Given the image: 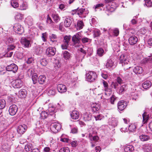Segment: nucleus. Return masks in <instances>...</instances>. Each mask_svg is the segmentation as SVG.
<instances>
[{
	"label": "nucleus",
	"mask_w": 152,
	"mask_h": 152,
	"mask_svg": "<svg viewBox=\"0 0 152 152\" xmlns=\"http://www.w3.org/2000/svg\"><path fill=\"white\" fill-rule=\"evenodd\" d=\"M21 79L19 76L18 79L13 80L12 82V85L14 88H20L23 85V82L20 80Z\"/></svg>",
	"instance_id": "nucleus-1"
},
{
	"label": "nucleus",
	"mask_w": 152,
	"mask_h": 152,
	"mask_svg": "<svg viewBox=\"0 0 152 152\" xmlns=\"http://www.w3.org/2000/svg\"><path fill=\"white\" fill-rule=\"evenodd\" d=\"M86 77L88 81L93 82L96 79L97 75L95 72L90 71L86 74Z\"/></svg>",
	"instance_id": "nucleus-2"
},
{
	"label": "nucleus",
	"mask_w": 152,
	"mask_h": 152,
	"mask_svg": "<svg viewBox=\"0 0 152 152\" xmlns=\"http://www.w3.org/2000/svg\"><path fill=\"white\" fill-rule=\"evenodd\" d=\"M71 36L70 35L66 36L64 37L63 40V44L61 47L63 49H66L69 45V43L71 38Z\"/></svg>",
	"instance_id": "nucleus-3"
},
{
	"label": "nucleus",
	"mask_w": 152,
	"mask_h": 152,
	"mask_svg": "<svg viewBox=\"0 0 152 152\" xmlns=\"http://www.w3.org/2000/svg\"><path fill=\"white\" fill-rule=\"evenodd\" d=\"M61 128V125L59 123L55 122L52 123L50 125V129L53 132L56 133L58 132Z\"/></svg>",
	"instance_id": "nucleus-4"
},
{
	"label": "nucleus",
	"mask_w": 152,
	"mask_h": 152,
	"mask_svg": "<svg viewBox=\"0 0 152 152\" xmlns=\"http://www.w3.org/2000/svg\"><path fill=\"white\" fill-rule=\"evenodd\" d=\"M15 32L19 34H22L24 31L23 27L19 23H16L13 26Z\"/></svg>",
	"instance_id": "nucleus-5"
},
{
	"label": "nucleus",
	"mask_w": 152,
	"mask_h": 152,
	"mask_svg": "<svg viewBox=\"0 0 152 152\" xmlns=\"http://www.w3.org/2000/svg\"><path fill=\"white\" fill-rule=\"evenodd\" d=\"M73 11L75 12V13L78 15L80 17L83 18L86 17L85 9H79L78 8L77 9L73 10Z\"/></svg>",
	"instance_id": "nucleus-6"
},
{
	"label": "nucleus",
	"mask_w": 152,
	"mask_h": 152,
	"mask_svg": "<svg viewBox=\"0 0 152 152\" xmlns=\"http://www.w3.org/2000/svg\"><path fill=\"white\" fill-rule=\"evenodd\" d=\"M6 69L7 71H12L15 73L18 70V67L15 64L13 63L7 66L6 67Z\"/></svg>",
	"instance_id": "nucleus-7"
},
{
	"label": "nucleus",
	"mask_w": 152,
	"mask_h": 152,
	"mask_svg": "<svg viewBox=\"0 0 152 152\" xmlns=\"http://www.w3.org/2000/svg\"><path fill=\"white\" fill-rule=\"evenodd\" d=\"M56 51V50L55 48L49 47L46 49V53L48 56H52L55 55Z\"/></svg>",
	"instance_id": "nucleus-8"
},
{
	"label": "nucleus",
	"mask_w": 152,
	"mask_h": 152,
	"mask_svg": "<svg viewBox=\"0 0 152 152\" xmlns=\"http://www.w3.org/2000/svg\"><path fill=\"white\" fill-rule=\"evenodd\" d=\"M127 106L126 102L123 100H121L118 102L117 104L118 109L120 111L124 110Z\"/></svg>",
	"instance_id": "nucleus-9"
},
{
	"label": "nucleus",
	"mask_w": 152,
	"mask_h": 152,
	"mask_svg": "<svg viewBox=\"0 0 152 152\" xmlns=\"http://www.w3.org/2000/svg\"><path fill=\"white\" fill-rule=\"evenodd\" d=\"M27 128V126L25 124L20 125L18 126L17 128L18 133L20 135L23 134Z\"/></svg>",
	"instance_id": "nucleus-10"
},
{
	"label": "nucleus",
	"mask_w": 152,
	"mask_h": 152,
	"mask_svg": "<svg viewBox=\"0 0 152 152\" xmlns=\"http://www.w3.org/2000/svg\"><path fill=\"white\" fill-rule=\"evenodd\" d=\"M18 110L17 106L15 104H12L10 106L9 110V114L11 115H14L16 114Z\"/></svg>",
	"instance_id": "nucleus-11"
},
{
	"label": "nucleus",
	"mask_w": 152,
	"mask_h": 152,
	"mask_svg": "<svg viewBox=\"0 0 152 152\" xmlns=\"http://www.w3.org/2000/svg\"><path fill=\"white\" fill-rule=\"evenodd\" d=\"M119 60L123 66H125L126 64H128L129 62L126 59V56L124 54H122L120 56Z\"/></svg>",
	"instance_id": "nucleus-12"
},
{
	"label": "nucleus",
	"mask_w": 152,
	"mask_h": 152,
	"mask_svg": "<svg viewBox=\"0 0 152 152\" xmlns=\"http://www.w3.org/2000/svg\"><path fill=\"white\" fill-rule=\"evenodd\" d=\"M80 36L78 33L74 35L72 38V41L74 43V44H79L80 42Z\"/></svg>",
	"instance_id": "nucleus-13"
},
{
	"label": "nucleus",
	"mask_w": 152,
	"mask_h": 152,
	"mask_svg": "<svg viewBox=\"0 0 152 152\" xmlns=\"http://www.w3.org/2000/svg\"><path fill=\"white\" fill-rule=\"evenodd\" d=\"M21 42L25 47L28 48L31 46L30 41L25 38H21Z\"/></svg>",
	"instance_id": "nucleus-14"
},
{
	"label": "nucleus",
	"mask_w": 152,
	"mask_h": 152,
	"mask_svg": "<svg viewBox=\"0 0 152 152\" xmlns=\"http://www.w3.org/2000/svg\"><path fill=\"white\" fill-rule=\"evenodd\" d=\"M138 41L137 37L135 36H132L130 37L129 39V43L131 45H135Z\"/></svg>",
	"instance_id": "nucleus-15"
},
{
	"label": "nucleus",
	"mask_w": 152,
	"mask_h": 152,
	"mask_svg": "<svg viewBox=\"0 0 152 152\" xmlns=\"http://www.w3.org/2000/svg\"><path fill=\"white\" fill-rule=\"evenodd\" d=\"M57 89L58 91L61 93L65 92L66 91V86L63 84H59L57 86Z\"/></svg>",
	"instance_id": "nucleus-16"
},
{
	"label": "nucleus",
	"mask_w": 152,
	"mask_h": 152,
	"mask_svg": "<svg viewBox=\"0 0 152 152\" xmlns=\"http://www.w3.org/2000/svg\"><path fill=\"white\" fill-rule=\"evenodd\" d=\"M73 20V19L70 17L66 18L64 20V26L66 27H69L71 25Z\"/></svg>",
	"instance_id": "nucleus-17"
},
{
	"label": "nucleus",
	"mask_w": 152,
	"mask_h": 152,
	"mask_svg": "<svg viewBox=\"0 0 152 152\" xmlns=\"http://www.w3.org/2000/svg\"><path fill=\"white\" fill-rule=\"evenodd\" d=\"M70 115L72 119L76 120L79 118V113L78 111L76 110H74L71 113Z\"/></svg>",
	"instance_id": "nucleus-18"
},
{
	"label": "nucleus",
	"mask_w": 152,
	"mask_h": 152,
	"mask_svg": "<svg viewBox=\"0 0 152 152\" xmlns=\"http://www.w3.org/2000/svg\"><path fill=\"white\" fill-rule=\"evenodd\" d=\"M133 71L136 74H140L143 72V70L141 66H137L134 68Z\"/></svg>",
	"instance_id": "nucleus-19"
},
{
	"label": "nucleus",
	"mask_w": 152,
	"mask_h": 152,
	"mask_svg": "<svg viewBox=\"0 0 152 152\" xmlns=\"http://www.w3.org/2000/svg\"><path fill=\"white\" fill-rule=\"evenodd\" d=\"M27 94V91L25 89H22L19 92V96L21 98H24L26 97Z\"/></svg>",
	"instance_id": "nucleus-20"
},
{
	"label": "nucleus",
	"mask_w": 152,
	"mask_h": 152,
	"mask_svg": "<svg viewBox=\"0 0 152 152\" xmlns=\"http://www.w3.org/2000/svg\"><path fill=\"white\" fill-rule=\"evenodd\" d=\"M151 85V83L150 81L147 80L142 84V87L145 89H147L150 88Z\"/></svg>",
	"instance_id": "nucleus-21"
},
{
	"label": "nucleus",
	"mask_w": 152,
	"mask_h": 152,
	"mask_svg": "<svg viewBox=\"0 0 152 152\" xmlns=\"http://www.w3.org/2000/svg\"><path fill=\"white\" fill-rule=\"evenodd\" d=\"M92 115L90 113H86L83 115V119L85 121H88L91 120Z\"/></svg>",
	"instance_id": "nucleus-22"
},
{
	"label": "nucleus",
	"mask_w": 152,
	"mask_h": 152,
	"mask_svg": "<svg viewBox=\"0 0 152 152\" xmlns=\"http://www.w3.org/2000/svg\"><path fill=\"white\" fill-rule=\"evenodd\" d=\"M33 72L32 71H31V74L32 75V79L34 84H35L37 83L38 81L37 80V75L36 73H34L33 74Z\"/></svg>",
	"instance_id": "nucleus-23"
},
{
	"label": "nucleus",
	"mask_w": 152,
	"mask_h": 152,
	"mask_svg": "<svg viewBox=\"0 0 152 152\" xmlns=\"http://www.w3.org/2000/svg\"><path fill=\"white\" fill-rule=\"evenodd\" d=\"M140 138L142 141H146L150 139V137L147 135L142 134L140 136Z\"/></svg>",
	"instance_id": "nucleus-24"
},
{
	"label": "nucleus",
	"mask_w": 152,
	"mask_h": 152,
	"mask_svg": "<svg viewBox=\"0 0 152 152\" xmlns=\"http://www.w3.org/2000/svg\"><path fill=\"white\" fill-rule=\"evenodd\" d=\"M46 77L45 75H40L38 78V82L39 84H43L45 82Z\"/></svg>",
	"instance_id": "nucleus-25"
},
{
	"label": "nucleus",
	"mask_w": 152,
	"mask_h": 152,
	"mask_svg": "<svg viewBox=\"0 0 152 152\" xmlns=\"http://www.w3.org/2000/svg\"><path fill=\"white\" fill-rule=\"evenodd\" d=\"M142 148L145 152H151V148L150 145L149 144H145L142 146Z\"/></svg>",
	"instance_id": "nucleus-26"
},
{
	"label": "nucleus",
	"mask_w": 152,
	"mask_h": 152,
	"mask_svg": "<svg viewBox=\"0 0 152 152\" xmlns=\"http://www.w3.org/2000/svg\"><path fill=\"white\" fill-rule=\"evenodd\" d=\"M134 150V147L132 145H127L124 148L126 152H132Z\"/></svg>",
	"instance_id": "nucleus-27"
},
{
	"label": "nucleus",
	"mask_w": 152,
	"mask_h": 152,
	"mask_svg": "<svg viewBox=\"0 0 152 152\" xmlns=\"http://www.w3.org/2000/svg\"><path fill=\"white\" fill-rule=\"evenodd\" d=\"M142 117L143 122L144 124L146 123L149 118V115H147L146 113H144L142 114Z\"/></svg>",
	"instance_id": "nucleus-28"
},
{
	"label": "nucleus",
	"mask_w": 152,
	"mask_h": 152,
	"mask_svg": "<svg viewBox=\"0 0 152 152\" xmlns=\"http://www.w3.org/2000/svg\"><path fill=\"white\" fill-rule=\"evenodd\" d=\"M63 57L66 60H69L70 58V53L66 51H65L63 53Z\"/></svg>",
	"instance_id": "nucleus-29"
},
{
	"label": "nucleus",
	"mask_w": 152,
	"mask_h": 152,
	"mask_svg": "<svg viewBox=\"0 0 152 152\" xmlns=\"http://www.w3.org/2000/svg\"><path fill=\"white\" fill-rule=\"evenodd\" d=\"M93 35L94 37H99L101 34L100 30L98 29H95L93 31Z\"/></svg>",
	"instance_id": "nucleus-30"
},
{
	"label": "nucleus",
	"mask_w": 152,
	"mask_h": 152,
	"mask_svg": "<svg viewBox=\"0 0 152 152\" xmlns=\"http://www.w3.org/2000/svg\"><path fill=\"white\" fill-rule=\"evenodd\" d=\"M84 26L83 22L81 20H79L77 21V29H82Z\"/></svg>",
	"instance_id": "nucleus-31"
},
{
	"label": "nucleus",
	"mask_w": 152,
	"mask_h": 152,
	"mask_svg": "<svg viewBox=\"0 0 152 152\" xmlns=\"http://www.w3.org/2000/svg\"><path fill=\"white\" fill-rule=\"evenodd\" d=\"M113 62L112 60L111 59H110L107 60L105 66L107 68H110L113 66Z\"/></svg>",
	"instance_id": "nucleus-32"
},
{
	"label": "nucleus",
	"mask_w": 152,
	"mask_h": 152,
	"mask_svg": "<svg viewBox=\"0 0 152 152\" xmlns=\"http://www.w3.org/2000/svg\"><path fill=\"white\" fill-rule=\"evenodd\" d=\"M33 148V146L32 144L31 143H28L25 146V150L28 152L30 150H32Z\"/></svg>",
	"instance_id": "nucleus-33"
},
{
	"label": "nucleus",
	"mask_w": 152,
	"mask_h": 152,
	"mask_svg": "<svg viewBox=\"0 0 152 152\" xmlns=\"http://www.w3.org/2000/svg\"><path fill=\"white\" fill-rule=\"evenodd\" d=\"M32 18L31 16L28 17L26 19V22L27 23L29 26H31L33 24Z\"/></svg>",
	"instance_id": "nucleus-34"
},
{
	"label": "nucleus",
	"mask_w": 152,
	"mask_h": 152,
	"mask_svg": "<svg viewBox=\"0 0 152 152\" xmlns=\"http://www.w3.org/2000/svg\"><path fill=\"white\" fill-rule=\"evenodd\" d=\"M127 89V85L125 84L121 86L119 89V92L120 93H122L123 92L126 91Z\"/></svg>",
	"instance_id": "nucleus-35"
},
{
	"label": "nucleus",
	"mask_w": 152,
	"mask_h": 152,
	"mask_svg": "<svg viewBox=\"0 0 152 152\" xmlns=\"http://www.w3.org/2000/svg\"><path fill=\"white\" fill-rule=\"evenodd\" d=\"M52 16L54 21L56 23H57L60 20V18L57 14H53Z\"/></svg>",
	"instance_id": "nucleus-36"
},
{
	"label": "nucleus",
	"mask_w": 152,
	"mask_h": 152,
	"mask_svg": "<svg viewBox=\"0 0 152 152\" xmlns=\"http://www.w3.org/2000/svg\"><path fill=\"white\" fill-rule=\"evenodd\" d=\"M117 98L114 95H112L109 99V102L111 104H114V102L116 100Z\"/></svg>",
	"instance_id": "nucleus-37"
},
{
	"label": "nucleus",
	"mask_w": 152,
	"mask_h": 152,
	"mask_svg": "<svg viewBox=\"0 0 152 152\" xmlns=\"http://www.w3.org/2000/svg\"><path fill=\"white\" fill-rule=\"evenodd\" d=\"M50 41L52 42L56 43L57 42V40H53V39H56L57 38L56 35L52 34L50 36Z\"/></svg>",
	"instance_id": "nucleus-38"
},
{
	"label": "nucleus",
	"mask_w": 152,
	"mask_h": 152,
	"mask_svg": "<svg viewBox=\"0 0 152 152\" xmlns=\"http://www.w3.org/2000/svg\"><path fill=\"white\" fill-rule=\"evenodd\" d=\"M91 107L92 108V110L94 112L98 111L99 109V105L96 104H93L91 105Z\"/></svg>",
	"instance_id": "nucleus-39"
},
{
	"label": "nucleus",
	"mask_w": 152,
	"mask_h": 152,
	"mask_svg": "<svg viewBox=\"0 0 152 152\" xmlns=\"http://www.w3.org/2000/svg\"><path fill=\"white\" fill-rule=\"evenodd\" d=\"M6 102L4 99L0 100V109H2L4 108L5 106Z\"/></svg>",
	"instance_id": "nucleus-40"
},
{
	"label": "nucleus",
	"mask_w": 152,
	"mask_h": 152,
	"mask_svg": "<svg viewBox=\"0 0 152 152\" xmlns=\"http://www.w3.org/2000/svg\"><path fill=\"white\" fill-rule=\"evenodd\" d=\"M41 48L39 46L36 47L35 51L37 55H39L42 53V50H41Z\"/></svg>",
	"instance_id": "nucleus-41"
},
{
	"label": "nucleus",
	"mask_w": 152,
	"mask_h": 152,
	"mask_svg": "<svg viewBox=\"0 0 152 152\" xmlns=\"http://www.w3.org/2000/svg\"><path fill=\"white\" fill-rule=\"evenodd\" d=\"M104 52V50L102 48H99L97 50V54L100 56H102L103 55Z\"/></svg>",
	"instance_id": "nucleus-42"
},
{
	"label": "nucleus",
	"mask_w": 152,
	"mask_h": 152,
	"mask_svg": "<svg viewBox=\"0 0 152 152\" xmlns=\"http://www.w3.org/2000/svg\"><path fill=\"white\" fill-rule=\"evenodd\" d=\"M46 23L47 24H51V25H53L54 23L48 15L47 18Z\"/></svg>",
	"instance_id": "nucleus-43"
},
{
	"label": "nucleus",
	"mask_w": 152,
	"mask_h": 152,
	"mask_svg": "<svg viewBox=\"0 0 152 152\" xmlns=\"http://www.w3.org/2000/svg\"><path fill=\"white\" fill-rule=\"evenodd\" d=\"M145 5L148 7H152V3L151 0H145Z\"/></svg>",
	"instance_id": "nucleus-44"
},
{
	"label": "nucleus",
	"mask_w": 152,
	"mask_h": 152,
	"mask_svg": "<svg viewBox=\"0 0 152 152\" xmlns=\"http://www.w3.org/2000/svg\"><path fill=\"white\" fill-rule=\"evenodd\" d=\"M11 6L14 8H17L19 6L18 3L14 0H12L11 1Z\"/></svg>",
	"instance_id": "nucleus-45"
},
{
	"label": "nucleus",
	"mask_w": 152,
	"mask_h": 152,
	"mask_svg": "<svg viewBox=\"0 0 152 152\" xmlns=\"http://www.w3.org/2000/svg\"><path fill=\"white\" fill-rule=\"evenodd\" d=\"M41 64L42 66H45L47 64V61L45 58H42L40 60Z\"/></svg>",
	"instance_id": "nucleus-46"
},
{
	"label": "nucleus",
	"mask_w": 152,
	"mask_h": 152,
	"mask_svg": "<svg viewBox=\"0 0 152 152\" xmlns=\"http://www.w3.org/2000/svg\"><path fill=\"white\" fill-rule=\"evenodd\" d=\"M69 148L67 147H64L61 148L59 150V152H69Z\"/></svg>",
	"instance_id": "nucleus-47"
},
{
	"label": "nucleus",
	"mask_w": 152,
	"mask_h": 152,
	"mask_svg": "<svg viewBox=\"0 0 152 152\" xmlns=\"http://www.w3.org/2000/svg\"><path fill=\"white\" fill-rule=\"evenodd\" d=\"M136 129V126L134 124H132L130 125L128 128L129 130L131 132L134 131Z\"/></svg>",
	"instance_id": "nucleus-48"
},
{
	"label": "nucleus",
	"mask_w": 152,
	"mask_h": 152,
	"mask_svg": "<svg viewBox=\"0 0 152 152\" xmlns=\"http://www.w3.org/2000/svg\"><path fill=\"white\" fill-rule=\"evenodd\" d=\"M40 115L42 118L45 119L47 117V116L48 115V114L47 112L43 111L41 112Z\"/></svg>",
	"instance_id": "nucleus-49"
},
{
	"label": "nucleus",
	"mask_w": 152,
	"mask_h": 152,
	"mask_svg": "<svg viewBox=\"0 0 152 152\" xmlns=\"http://www.w3.org/2000/svg\"><path fill=\"white\" fill-rule=\"evenodd\" d=\"M23 18V15L20 13H18L15 16V18L16 20H22Z\"/></svg>",
	"instance_id": "nucleus-50"
},
{
	"label": "nucleus",
	"mask_w": 152,
	"mask_h": 152,
	"mask_svg": "<svg viewBox=\"0 0 152 152\" xmlns=\"http://www.w3.org/2000/svg\"><path fill=\"white\" fill-rule=\"evenodd\" d=\"M112 5L113 4L111 5V6L109 5L107 7V9L110 12H113L116 9V7H113Z\"/></svg>",
	"instance_id": "nucleus-51"
},
{
	"label": "nucleus",
	"mask_w": 152,
	"mask_h": 152,
	"mask_svg": "<svg viewBox=\"0 0 152 152\" xmlns=\"http://www.w3.org/2000/svg\"><path fill=\"white\" fill-rule=\"evenodd\" d=\"M27 5L24 3H23L20 7V9L21 10H25L27 9Z\"/></svg>",
	"instance_id": "nucleus-52"
},
{
	"label": "nucleus",
	"mask_w": 152,
	"mask_h": 152,
	"mask_svg": "<svg viewBox=\"0 0 152 152\" xmlns=\"http://www.w3.org/2000/svg\"><path fill=\"white\" fill-rule=\"evenodd\" d=\"M49 95H54L56 94L55 90L52 89H50L48 92Z\"/></svg>",
	"instance_id": "nucleus-53"
},
{
	"label": "nucleus",
	"mask_w": 152,
	"mask_h": 152,
	"mask_svg": "<svg viewBox=\"0 0 152 152\" xmlns=\"http://www.w3.org/2000/svg\"><path fill=\"white\" fill-rule=\"evenodd\" d=\"M103 83L104 91H106L108 88V84L107 82L104 80H103Z\"/></svg>",
	"instance_id": "nucleus-54"
},
{
	"label": "nucleus",
	"mask_w": 152,
	"mask_h": 152,
	"mask_svg": "<svg viewBox=\"0 0 152 152\" xmlns=\"http://www.w3.org/2000/svg\"><path fill=\"white\" fill-rule=\"evenodd\" d=\"M104 6V4H103L100 3L98 4H96L95 6V9H100L101 7H102Z\"/></svg>",
	"instance_id": "nucleus-55"
},
{
	"label": "nucleus",
	"mask_w": 152,
	"mask_h": 152,
	"mask_svg": "<svg viewBox=\"0 0 152 152\" xmlns=\"http://www.w3.org/2000/svg\"><path fill=\"white\" fill-rule=\"evenodd\" d=\"M111 85L112 87H113L115 89H116L118 88V84L117 82H112L111 83Z\"/></svg>",
	"instance_id": "nucleus-56"
},
{
	"label": "nucleus",
	"mask_w": 152,
	"mask_h": 152,
	"mask_svg": "<svg viewBox=\"0 0 152 152\" xmlns=\"http://www.w3.org/2000/svg\"><path fill=\"white\" fill-rule=\"evenodd\" d=\"M81 40L83 43H85L88 42L90 39L88 38L84 37L82 38Z\"/></svg>",
	"instance_id": "nucleus-57"
},
{
	"label": "nucleus",
	"mask_w": 152,
	"mask_h": 152,
	"mask_svg": "<svg viewBox=\"0 0 152 152\" xmlns=\"http://www.w3.org/2000/svg\"><path fill=\"white\" fill-rule=\"evenodd\" d=\"M111 124L114 126H117V121L115 119H113L111 121Z\"/></svg>",
	"instance_id": "nucleus-58"
},
{
	"label": "nucleus",
	"mask_w": 152,
	"mask_h": 152,
	"mask_svg": "<svg viewBox=\"0 0 152 152\" xmlns=\"http://www.w3.org/2000/svg\"><path fill=\"white\" fill-rule=\"evenodd\" d=\"M34 59L32 57L28 58V60L27 61V63L28 64H30L32 63L34 61Z\"/></svg>",
	"instance_id": "nucleus-59"
},
{
	"label": "nucleus",
	"mask_w": 152,
	"mask_h": 152,
	"mask_svg": "<svg viewBox=\"0 0 152 152\" xmlns=\"http://www.w3.org/2000/svg\"><path fill=\"white\" fill-rule=\"evenodd\" d=\"M77 129L76 127H74L72 128L71 130V133L73 134L77 133Z\"/></svg>",
	"instance_id": "nucleus-60"
},
{
	"label": "nucleus",
	"mask_w": 152,
	"mask_h": 152,
	"mask_svg": "<svg viewBox=\"0 0 152 152\" xmlns=\"http://www.w3.org/2000/svg\"><path fill=\"white\" fill-rule=\"evenodd\" d=\"M15 48V46L13 45H10L7 48V50L9 51L10 50H13L14 48Z\"/></svg>",
	"instance_id": "nucleus-61"
},
{
	"label": "nucleus",
	"mask_w": 152,
	"mask_h": 152,
	"mask_svg": "<svg viewBox=\"0 0 152 152\" xmlns=\"http://www.w3.org/2000/svg\"><path fill=\"white\" fill-rule=\"evenodd\" d=\"M113 33L115 36H117L118 35L119 33V31L118 29L117 28H115L113 30Z\"/></svg>",
	"instance_id": "nucleus-62"
},
{
	"label": "nucleus",
	"mask_w": 152,
	"mask_h": 152,
	"mask_svg": "<svg viewBox=\"0 0 152 152\" xmlns=\"http://www.w3.org/2000/svg\"><path fill=\"white\" fill-rule=\"evenodd\" d=\"M117 82L119 84H121L123 82L122 79L119 77H118L116 79Z\"/></svg>",
	"instance_id": "nucleus-63"
},
{
	"label": "nucleus",
	"mask_w": 152,
	"mask_h": 152,
	"mask_svg": "<svg viewBox=\"0 0 152 152\" xmlns=\"http://www.w3.org/2000/svg\"><path fill=\"white\" fill-rule=\"evenodd\" d=\"M148 44L151 46H152V37L149 39L148 40Z\"/></svg>",
	"instance_id": "nucleus-64"
}]
</instances>
